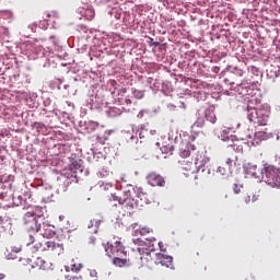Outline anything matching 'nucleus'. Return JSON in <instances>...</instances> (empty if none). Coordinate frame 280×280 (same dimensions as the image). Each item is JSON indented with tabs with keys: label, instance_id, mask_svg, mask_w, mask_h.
Returning a JSON list of instances; mask_svg holds the SVG:
<instances>
[{
	"label": "nucleus",
	"instance_id": "obj_1",
	"mask_svg": "<svg viewBox=\"0 0 280 280\" xmlns=\"http://www.w3.org/2000/svg\"><path fill=\"white\" fill-rule=\"evenodd\" d=\"M264 96L259 89L254 88L253 93L247 96V119L254 126H268V119H270V106L260 105Z\"/></svg>",
	"mask_w": 280,
	"mask_h": 280
},
{
	"label": "nucleus",
	"instance_id": "obj_2",
	"mask_svg": "<svg viewBox=\"0 0 280 280\" xmlns=\"http://www.w3.org/2000/svg\"><path fill=\"white\" fill-rule=\"evenodd\" d=\"M103 247L107 257L112 259V264L117 268H126L132 265L130 258H128L126 246H124L121 241H108L107 243H103Z\"/></svg>",
	"mask_w": 280,
	"mask_h": 280
},
{
	"label": "nucleus",
	"instance_id": "obj_3",
	"mask_svg": "<svg viewBox=\"0 0 280 280\" xmlns=\"http://www.w3.org/2000/svg\"><path fill=\"white\" fill-rule=\"evenodd\" d=\"M279 176H280L279 167L268 163H265L262 165L261 174H260V183H266L270 187H275Z\"/></svg>",
	"mask_w": 280,
	"mask_h": 280
},
{
	"label": "nucleus",
	"instance_id": "obj_4",
	"mask_svg": "<svg viewBox=\"0 0 280 280\" xmlns=\"http://www.w3.org/2000/svg\"><path fill=\"white\" fill-rule=\"evenodd\" d=\"M69 159V170L72 172L74 175V178H84L89 175V168L84 167V162L80 156L75 153H71V155L68 158Z\"/></svg>",
	"mask_w": 280,
	"mask_h": 280
},
{
	"label": "nucleus",
	"instance_id": "obj_5",
	"mask_svg": "<svg viewBox=\"0 0 280 280\" xmlns=\"http://www.w3.org/2000/svg\"><path fill=\"white\" fill-rule=\"evenodd\" d=\"M5 21L8 24H5ZM14 21V13L10 10L0 11V42L10 38V23Z\"/></svg>",
	"mask_w": 280,
	"mask_h": 280
},
{
	"label": "nucleus",
	"instance_id": "obj_6",
	"mask_svg": "<svg viewBox=\"0 0 280 280\" xmlns=\"http://www.w3.org/2000/svg\"><path fill=\"white\" fill-rule=\"evenodd\" d=\"M257 88L255 81L243 80L241 83L233 85L234 95L247 100L252 95L253 91Z\"/></svg>",
	"mask_w": 280,
	"mask_h": 280
},
{
	"label": "nucleus",
	"instance_id": "obj_7",
	"mask_svg": "<svg viewBox=\"0 0 280 280\" xmlns=\"http://www.w3.org/2000/svg\"><path fill=\"white\" fill-rule=\"evenodd\" d=\"M139 132V128L137 125H131L130 130H122L120 132V144L126 148H132L139 143V138H137V133Z\"/></svg>",
	"mask_w": 280,
	"mask_h": 280
},
{
	"label": "nucleus",
	"instance_id": "obj_8",
	"mask_svg": "<svg viewBox=\"0 0 280 280\" xmlns=\"http://www.w3.org/2000/svg\"><path fill=\"white\" fill-rule=\"evenodd\" d=\"M33 200L30 190H25L22 194L15 192L12 197L13 207H22L23 209H32L34 207Z\"/></svg>",
	"mask_w": 280,
	"mask_h": 280
},
{
	"label": "nucleus",
	"instance_id": "obj_9",
	"mask_svg": "<svg viewBox=\"0 0 280 280\" xmlns=\"http://www.w3.org/2000/svg\"><path fill=\"white\" fill-rule=\"evenodd\" d=\"M121 209H126V211H132V209H137L139 207V198L135 196V189L124 190L121 196Z\"/></svg>",
	"mask_w": 280,
	"mask_h": 280
},
{
	"label": "nucleus",
	"instance_id": "obj_10",
	"mask_svg": "<svg viewBox=\"0 0 280 280\" xmlns=\"http://www.w3.org/2000/svg\"><path fill=\"white\" fill-rule=\"evenodd\" d=\"M23 224L26 231H33V233H38L43 221L37 219L33 213L26 212L23 217Z\"/></svg>",
	"mask_w": 280,
	"mask_h": 280
},
{
	"label": "nucleus",
	"instance_id": "obj_11",
	"mask_svg": "<svg viewBox=\"0 0 280 280\" xmlns=\"http://www.w3.org/2000/svg\"><path fill=\"white\" fill-rule=\"evenodd\" d=\"M244 73H245L244 69L240 67H232L230 68V71L225 73V78L223 79V82L224 84L233 89V86H235V82H237V78H243Z\"/></svg>",
	"mask_w": 280,
	"mask_h": 280
},
{
	"label": "nucleus",
	"instance_id": "obj_12",
	"mask_svg": "<svg viewBox=\"0 0 280 280\" xmlns=\"http://www.w3.org/2000/svg\"><path fill=\"white\" fill-rule=\"evenodd\" d=\"M154 242L156 238H138V253L139 255H151L154 253Z\"/></svg>",
	"mask_w": 280,
	"mask_h": 280
},
{
	"label": "nucleus",
	"instance_id": "obj_13",
	"mask_svg": "<svg viewBox=\"0 0 280 280\" xmlns=\"http://www.w3.org/2000/svg\"><path fill=\"white\" fill-rule=\"evenodd\" d=\"M243 171L246 176H249V178H256L259 182L261 180V170L259 171L256 164L247 162L243 164Z\"/></svg>",
	"mask_w": 280,
	"mask_h": 280
},
{
	"label": "nucleus",
	"instance_id": "obj_14",
	"mask_svg": "<svg viewBox=\"0 0 280 280\" xmlns=\"http://www.w3.org/2000/svg\"><path fill=\"white\" fill-rule=\"evenodd\" d=\"M147 182L151 187H165V177L156 172L147 175Z\"/></svg>",
	"mask_w": 280,
	"mask_h": 280
},
{
	"label": "nucleus",
	"instance_id": "obj_15",
	"mask_svg": "<svg viewBox=\"0 0 280 280\" xmlns=\"http://www.w3.org/2000/svg\"><path fill=\"white\" fill-rule=\"evenodd\" d=\"M79 19H84L85 21H93L95 19V9L89 4L78 8Z\"/></svg>",
	"mask_w": 280,
	"mask_h": 280
},
{
	"label": "nucleus",
	"instance_id": "obj_16",
	"mask_svg": "<svg viewBox=\"0 0 280 280\" xmlns=\"http://www.w3.org/2000/svg\"><path fill=\"white\" fill-rule=\"evenodd\" d=\"M155 264H160L161 266H165V268L174 270V258L170 255L162 253L155 254Z\"/></svg>",
	"mask_w": 280,
	"mask_h": 280
},
{
	"label": "nucleus",
	"instance_id": "obj_17",
	"mask_svg": "<svg viewBox=\"0 0 280 280\" xmlns=\"http://www.w3.org/2000/svg\"><path fill=\"white\" fill-rule=\"evenodd\" d=\"M33 128L38 132V135H48L49 128H56V124H54V118L50 120H46V125L43 122H34Z\"/></svg>",
	"mask_w": 280,
	"mask_h": 280
},
{
	"label": "nucleus",
	"instance_id": "obj_18",
	"mask_svg": "<svg viewBox=\"0 0 280 280\" xmlns=\"http://www.w3.org/2000/svg\"><path fill=\"white\" fill-rule=\"evenodd\" d=\"M112 14H114V16H115V19H117V21L121 20V16H122V21L125 23H133L135 22V20L131 19V16H130V11H126L124 8H120L119 10L113 9Z\"/></svg>",
	"mask_w": 280,
	"mask_h": 280
},
{
	"label": "nucleus",
	"instance_id": "obj_19",
	"mask_svg": "<svg viewBox=\"0 0 280 280\" xmlns=\"http://www.w3.org/2000/svg\"><path fill=\"white\" fill-rule=\"evenodd\" d=\"M38 233L46 240H51V237H56V228L51 224L43 223Z\"/></svg>",
	"mask_w": 280,
	"mask_h": 280
},
{
	"label": "nucleus",
	"instance_id": "obj_20",
	"mask_svg": "<svg viewBox=\"0 0 280 280\" xmlns=\"http://www.w3.org/2000/svg\"><path fill=\"white\" fill-rule=\"evenodd\" d=\"M191 152H196V144H192L190 142H182L179 149V156H182V159H187L191 156Z\"/></svg>",
	"mask_w": 280,
	"mask_h": 280
},
{
	"label": "nucleus",
	"instance_id": "obj_21",
	"mask_svg": "<svg viewBox=\"0 0 280 280\" xmlns=\"http://www.w3.org/2000/svg\"><path fill=\"white\" fill-rule=\"evenodd\" d=\"M270 139V135L266 131H256L254 133V138L250 141V144L256 148V145H259L261 141H268Z\"/></svg>",
	"mask_w": 280,
	"mask_h": 280
},
{
	"label": "nucleus",
	"instance_id": "obj_22",
	"mask_svg": "<svg viewBox=\"0 0 280 280\" xmlns=\"http://www.w3.org/2000/svg\"><path fill=\"white\" fill-rule=\"evenodd\" d=\"M80 128L83 130V132L91 135L92 132H95L97 128H100V122L93 120L84 121L83 124L81 122Z\"/></svg>",
	"mask_w": 280,
	"mask_h": 280
},
{
	"label": "nucleus",
	"instance_id": "obj_23",
	"mask_svg": "<svg viewBox=\"0 0 280 280\" xmlns=\"http://www.w3.org/2000/svg\"><path fill=\"white\" fill-rule=\"evenodd\" d=\"M198 60L194 56V54L186 55L183 61H179L178 67L179 69H189V67H195Z\"/></svg>",
	"mask_w": 280,
	"mask_h": 280
},
{
	"label": "nucleus",
	"instance_id": "obj_24",
	"mask_svg": "<svg viewBox=\"0 0 280 280\" xmlns=\"http://www.w3.org/2000/svg\"><path fill=\"white\" fill-rule=\"evenodd\" d=\"M266 74L269 80H275L280 75V67L277 65H269L266 69Z\"/></svg>",
	"mask_w": 280,
	"mask_h": 280
},
{
	"label": "nucleus",
	"instance_id": "obj_25",
	"mask_svg": "<svg viewBox=\"0 0 280 280\" xmlns=\"http://www.w3.org/2000/svg\"><path fill=\"white\" fill-rule=\"evenodd\" d=\"M205 119L210 121V124H215V121H218V117L215 116V107L213 105H210L205 109Z\"/></svg>",
	"mask_w": 280,
	"mask_h": 280
},
{
	"label": "nucleus",
	"instance_id": "obj_26",
	"mask_svg": "<svg viewBox=\"0 0 280 280\" xmlns=\"http://www.w3.org/2000/svg\"><path fill=\"white\" fill-rule=\"evenodd\" d=\"M107 207H109V209L121 207V197L117 196V194H110V196L107 197Z\"/></svg>",
	"mask_w": 280,
	"mask_h": 280
},
{
	"label": "nucleus",
	"instance_id": "obj_27",
	"mask_svg": "<svg viewBox=\"0 0 280 280\" xmlns=\"http://www.w3.org/2000/svg\"><path fill=\"white\" fill-rule=\"evenodd\" d=\"M44 113H48V116L46 117H51V119H56L54 116L56 113V107H54V104L51 103V98L44 100Z\"/></svg>",
	"mask_w": 280,
	"mask_h": 280
},
{
	"label": "nucleus",
	"instance_id": "obj_28",
	"mask_svg": "<svg viewBox=\"0 0 280 280\" xmlns=\"http://www.w3.org/2000/svg\"><path fill=\"white\" fill-rule=\"evenodd\" d=\"M231 130H233L232 128H229V127H224L222 130H221V133L219 136V139H221V141H235L236 139V136L234 135H231Z\"/></svg>",
	"mask_w": 280,
	"mask_h": 280
},
{
	"label": "nucleus",
	"instance_id": "obj_29",
	"mask_svg": "<svg viewBox=\"0 0 280 280\" xmlns=\"http://www.w3.org/2000/svg\"><path fill=\"white\" fill-rule=\"evenodd\" d=\"M31 51L36 60H40L42 58H45V48L40 45L34 44L32 46Z\"/></svg>",
	"mask_w": 280,
	"mask_h": 280
},
{
	"label": "nucleus",
	"instance_id": "obj_30",
	"mask_svg": "<svg viewBox=\"0 0 280 280\" xmlns=\"http://www.w3.org/2000/svg\"><path fill=\"white\" fill-rule=\"evenodd\" d=\"M124 110H126V108L112 106L105 110V114L107 115V117L112 118L119 117L120 115H122Z\"/></svg>",
	"mask_w": 280,
	"mask_h": 280
},
{
	"label": "nucleus",
	"instance_id": "obj_31",
	"mask_svg": "<svg viewBox=\"0 0 280 280\" xmlns=\"http://www.w3.org/2000/svg\"><path fill=\"white\" fill-rule=\"evenodd\" d=\"M56 248H58L57 255H61V253L65 252V247H62V244L56 243L54 241L46 242V249L47 250H56Z\"/></svg>",
	"mask_w": 280,
	"mask_h": 280
},
{
	"label": "nucleus",
	"instance_id": "obj_32",
	"mask_svg": "<svg viewBox=\"0 0 280 280\" xmlns=\"http://www.w3.org/2000/svg\"><path fill=\"white\" fill-rule=\"evenodd\" d=\"M35 266L39 268V270H51V262L45 260L43 257H37L35 261Z\"/></svg>",
	"mask_w": 280,
	"mask_h": 280
},
{
	"label": "nucleus",
	"instance_id": "obj_33",
	"mask_svg": "<svg viewBox=\"0 0 280 280\" xmlns=\"http://www.w3.org/2000/svg\"><path fill=\"white\" fill-rule=\"evenodd\" d=\"M43 202L54 201V190L51 188H44L40 192Z\"/></svg>",
	"mask_w": 280,
	"mask_h": 280
},
{
	"label": "nucleus",
	"instance_id": "obj_34",
	"mask_svg": "<svg viewBox=\"0 0 280 280\" xmlns=\"http://www.w3.org/2000/svg\"><path fill=\"white\" fill-rule=\"evenodd\" d=\"M136 198H138V207H144V205H150V202H152L148 197V194L143 191L138 192Z\"/></svg>",
	"mask_w": 280,
	"mask_h": 280
},
{
	"label": "nucleus",
	"instance_id": "obj_35",
	"mask_svg": "<svg viewBox=\"0 0 280 280\" xmlns=\"http://www.w3.org/2000/svg\"><path fill=\"white\" fill-rule=\"evenodd\" d=\"M97 104V95L91 94L86 97V107L90 108V110H95V108H98Z\"/></svg>",
	"mask_w": 280,
	"mask_h": 280
},
{
	"label": "nucleus",
	"instance_id": "obj_36",
	"mask_svg": "<svg viewBox=\"0 0 280 280\" xmlns=\"http://www.w3.org/2000/svg\"><path fill=\"white\" fill-rule=\"evenodd\" d=\"M31 212L35 218L39 219L42 222L45 220V208L40 206H35Z\"/></svg>",
	"mask_w": 280,
	"mask_h": 280
},
{
	"label": "nucleus",
	"instance_id": "obj_37",
	"mask_svg": "<svg viewBox=\"0 0 280 280\" xmlns=\"http://www.w3.org/2000/svg\"><path fill=\"white\" fill-rule=\"evenodd\" d=\"M43 19L44 20L39 21L38 27L40 30H47L49 27V22H51V14L49 12H45Z\"/></svg>",
	"mask_w": 280,
	"mask_h": 280
},
{
	"label": "nucleus",
	"instance_id": "obj_38",
	"mask_svg": "<svg viewBox=\"0 0 280 280\" xmlns=\"http://www.w3.org/2000/svg\"><path fill=\"white\" fill-rule=\"evenodd\" d=\"M231 143H229V148H232V150L234 152H244V145L242 144V142L240 140H237V138H235L233 141H230Z\"/></svg>",
	"mask_w": 280,
	"mask_h": 280
},
{
	"label": "nucleus",
	"instance_id": "obj_39",
	"mask_svg": "<svg viewBox=\"0 0 280 280\" xmlns=\"http://www.w3.org/2000/svg\"><path fill=\"white\" fill-rule=\"evenodd\" d=\"M38 65L39 67H42V69H50V67H56V63L47 57H43L42 59H39Z\"/></svg>",
	"mask_w": 280,
	"mask_h": 280
},
{
	"label": "nucleus",
	"instance_id": "obj_40",
	"mask_svg": "<svg viewBox=\"0 0 280 280\" xmlns=\"http://www.w3.org/2000/svg\"><path fill=\"white\" fill-rule=\"evenodd\" d=\"M96 145H100V142H96L95 144H93V148H92L93 159L94 161H104L106 158L104 156V153H102L101 151H97V149L95 148Z\"/></svg>",
	"mask_w": 280,
	"mask_h": 280
},
{
	"label": "nucleus",
	"instance_id": "obj_41",
	"mask_svg": "<svg viewBox=\"0 0 280 280\" xmlns=\"http://www.w3.org/2000/svg\"><path fill=\"white\" fill-rule=\"evenodd\" d=\"M147 84L150 86L151 91H159V89H161V83L152 77L147 79Z\"/></svg>",
	"mask_w": 280,
	"mask_h": 280
},
{
	"label": "nucleus",
	"instance_id": "obj_42",
	"mask_svg": "<svg viewBox=\"0 0 280 280\" xmlns=\"http://www.w3.org/2000/svg\"><path fill=\"white\" fill-rule=\"evenodd\" d=\"M208 95L209 92H206L203 90H198L194 92V97L197 100V102H205Z\"/></svg>",
	"mask_w": 280,
	"mask_h": 280
},
{
	"label": "nucleus",
	"instance_id": "obj_43",
	"mask_svg": "<svg viewBox=\"0 0 280 280\" xmlns=\"http://www.w3.org/2000/svg\"><path fill=\"white\" fill-rule=\"evenodd\" d=\"M205 163H209V158L206 160H200V158L195 159V165L197 167V172H205Z\"/></svg>",
	"mask_w": 280,
	"mask_h": 280
},
{
	"label": "nucleus",
	"instance_id": "obj_44",
	"mask_svg": "<svg viewBox=\"0 0 280 280\" xmlns=\"http://www.w3.org/2000/svg\"><path fill=\"white\" fill-rule=\"evenodd\" d=\"M131 93L136 100H143L145 97V90L131 89Z\"/></svg>",
	"mask_w": 280,
	"mask_h": 280
},
{
	"label": "nucleus",
	"instance_id": "obj_45",
	"mask_svg": "<svg viewBox=\"0 0 280 280\" xmlns=\"http://www.w3.org/2000/svg\"><path fill=\"white\" fill-rule=\"evenodd\" d=\"M195 128H205V117H197L196 121L191 126V132Z\"/></svg>",
	"mask_w": 280,
	"mask_h": 280
},
{
	"label": "nucleus",
	"instance_id": "obj_46",
	"mask_svg": "<svg viewBox=\"0 0 280 280\" xmlns=\"http://www.w3.org/2000/svg\"><path fill=\"white\" fill-rule=\"evenodd\" d=\"M162 154H173L174 152V144H163L160 148Z\"/></svg>",
	"mask_w": 280,
	"mask_h": 280
},
{
	"label": "nucleus",
	"instance_id": "obj_47",
	"mask_svg": "<svg viewBox=\"0 0 280 280\" xmlns=\"http://www.w3.org/2000/svg\"><path fill=\"white\" fill-rule=\"evenodd\" d=\"M247 71H248V73H250L255 78H259L261 75V71L259 70V68H257L255 66L248 67Z\"/></svg>",
	"mask_w": 280,
	"mask_h": 280
},
{
	"label": "nucleus",
	"instance_id": "obj_48",
	"mask_svg": "<svg viewBox=\"0 0 280 280\" xmlns=\"http://www.w3.org/2000/svg\"><path fill=\"white\" fill-rule=\"evenodd\" d=\"M110 175V171H108V168H101L98 172H97V176L98 178H106Z\"/></svg>",
	"mask_w": 280,
	"mask_h": 280
},
{
	"label": "nucleus",
	"instance_id": "obj_49",
	"mask_svg": "<svg viewBox=\"0 0 280 280\" xmlns=\"http://www.w3.org/2000/svg\"><path fill=\"white\" fill-rule=\"evenodd\" d=\"M138 132H137V139H145V133L143 129L145 128V125L137 126Z\"/></svg>",
	"mask_w": 280,
	"mask_h": 280
},
{
	"label": "nucleus",
	"instance_id": "obj_50",
	"mask_svg": "<svg viewBox=\"0 0 280 280\" xmlns=\"http://www.w3.org/2000/svg\"><path fill=\"white\" fill-rule=\"evenodd\" d=\"M225 164L228 165L229 174H233V165H235V160L228 158Z\"/></svg>",
	"mask_w": 280,
	"mask_h": 280
},
{
	"label": "nucleus",
	"instance_id": "obj_51",
	"mask_svg": "<svg viewBox=\"0 0 280 280\" xmlns=\"http://www.w3.org/2000/svg\"><path fill=\"white\" fill-rule=\"evenodd\" d=\"M110 135H113V130H106L104 140L97 137V143H100V145H104L105 141L108 139V137H110Z\"/></svg>",
	"mask_w": 280,
	"mask_h": 280
},
{
	"label": "nucleus",
	"instance_id": "obj_52",
	"mask_svg": "<svg viewBox=\"0 0 280 280\" xmlns=\"http://www.w3.org/2000/svg\"><path fill=\"white\" fill-rule=\"evenodd\" d=\"M243 187H244V185L234 183L233 186H232L233 192L236 194V195L241 194Z\"/></svg>",
	"mask_w": 280,
	"mask_h": 280
},
{
	"label": "nucleus",
	"instance_id": "obj_53",
	"mask_svg": "<svg viewBox=\"0 0 280 280\" xmlns=\"http://www.w3.org/2000/svg\"><path fill=\"white\" fill-rule=\"evenodd\" d=\"M218 174H221V176H229V168H225L224 166H219L217 168Z\"/></svg>",
	"mask_w": 280,
	"mask_h": 280
},
{
	"label": "nucleus",
	"instance_id": "obj_54",
	"mask_svg": "<svg viewBox=\"0 0 280 280\" xmlns=\"http://www.w3.org/2000/svg\"><path fill=\"white\" fill-rule=\"evenodd\" d=\"M62 86V79H55L52 81V89H58V91H60Z\"/></svg>",
	"mask_w": 280,
	"mask_h": 280
},
{
	"label": "nucleus",
	"instance_id": "obj_55",
	"mask_svg": "<svg viewBox=\"0 0 280 280\" xmlns=\"http://www.w3.org/2000/svg\"><path fill=\"white\" fill-rule=\"evenodd\" d=\"M77 32H82L83 34H86L89 32V26L84 24L77 25Z\"/></svg>",
	"mask_w": 280,
	"mask_h": 280
},
{
	"label": "nucleus",
	"instance_id": "obj_56",
	"mask_svg": "<svg viewBox=\"0 0 280 280\" xmlns=\"http://www.w3.org/2000/svg\"><path fill=\"white\" fill-rule=\"evenodd\" d=\"M145 115H150V109H141L138 113L137 118L138 119H143V117H145Z\"/></svg>",
	"mask_w": 280,
	"mask_h": 280
},
{
	"label": "nucleus",
	"instance_id": "obj_57",
	"mask_svg": "<svg viewBox=\"0 0 280 280\" xmlns=\"http://www.w3.org/2000/svg\"><path fill=\"white\" fill-rule=\"evenodd\" d=\"M80 270H82V264H78V265L72 264L71 265V271L72 272H80Z\"/></svg>",
	"mask_w": 280,
	"mask_h": 280
},
{
	"label": "nucleus",
	"instance_id": "obj_58",
	"mask_svg": "<svg viewBox=\"0 0 280 280\" xmlns=\"http://www.w3.org/2000/svg\"><path fill=\"white\" fill-rule=\"evenodd\" d=\"M199 86H200L201 89H208V91H209V89H213V85H212V84H209V83L203 82V81H200Z\"/></svg>",
	"mask_w": 280,
	"mask_h": 280
},
{
	"label": "nucleus",
	"instance_id": "obj_59",
	"mask_svg": "<svg viewBox=\"0 0 280 280\" xmlns=\"http://www.w3.org/2000/svg\"><path fill=\"white\" fill-rule=\"evenodd\" d=\"M149 45L150 47H159V45H161V42H154V38L149 37Z\"/></svg>",
	"mask_w": 280,
	"mask_h": 280
},
{
	"label": "nucleus",
	"instance_id": "obj_60",
	"mask_svg": "<svg viewBox=\"0 0 280 280\" xmlns=\"http://www.w3.org/2000/svg\"><path fill=\"white\" fill-rule=\"evenodd\" d=\"M19 78H21V74L19 72H15L10 77V80L11 82H19Z\"/></svg>",
	"mask_w": 280,
	"mask_h": 280
},
{
	"label": "nucleus",
	"instance_id": "obj_61",
	"mask_svg": "<svg viewBox=\"0 0 280 280\" xmlns=\"http://www.w3.org/2000/svg\"><path fill=\"white\" fill-rule=\"evenodd\" d=\"M38 27V24L36 23H33V24H30L28 25V30H31V32L35 33L36 32V28Z\"/></svg>",
	"mask_w": 280,
	"mask_h": 280
},
{
	"label": "nucleus",
	"instance_id": "obj_62",
	"mask_svg": "<svg viewBox=\"0 0 280 280\" xmlns=\"http://www.w3.org/2000/svg\"><path fill=\"white\" fill-rule=\"evenodd\" d=\"M90 277H92V279L97 280V271L95 269L90 271Z\"/></svg>",
	"mask_w": 280,
	"mask_h": 280
},
{
	"label": "nucleus",
	"instance_id": "obj_63",
	"mask_svg": "<svg viewBox=\"0 0 280 280\" xmlns=\"http://www.w3.org/2000/svg\"><path fill=\"white\" fill-rule=\"evenodd\" d=\"M21 250H22L21 247H16V246L11 247V252H13L14 255H18V253H21Z\"/></svg>",
	"mask_w": 280,
	"mask_h": 280
},
{
	"label": "nucleus",
	"instance_id": "obj_64",
	"mask_svg": "<svg viewBox=\"0 0 280 280\" xmlns=\"http://www.w3.org/2000/svg\"><path fill=\"white\" fill-rule=\"evenodd\" d=\"M7 259H16V254H14L13 252L9 253L7 255Z\"/></svg>",
	"mask_w": 280,
	"mask_h": 280
}]
</instances>
